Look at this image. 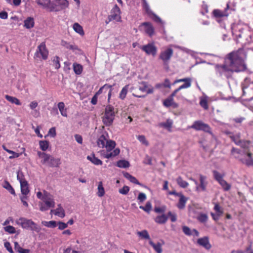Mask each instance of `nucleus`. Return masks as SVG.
Segmentation results:
<instances>
[{
  "label": "nucleus",
  "mask_w": 253,
  "mask_h": 253,
  "mask_svg": "<svg viewBox=\"0 0 253 253\" xmlns=\"http://www.w3.org/2000/svg\"><path fill=\"white\" fill-rule=\"evenodd\" d=\"M225 133L229 135V137L237 145L243 146V142L240 139L241 134L240 133L234 134L232 132L228 131H226Z\"/></svg>",
  "instance_id": "16"
},
{
  "label": "nucleus",
  "mask_w": 253,
  "mask_h": 253,
  "mask_svg": "<svg viewBox=\"0 0 253 253\" xmlns=\"http://www.w3.org/2000/svg\"><path fill=\"white\" fill-rule=\"evenodd\" d=\"M42 201L44 204H45L47 208H54L55 206V202L53 199Z\"/></svg>",
  "instance_id": "56"
},
{
  "label": "nucleus",
  "mask_w": 253,
  "mask_h": 253,
  "mask_svg": "<svg viewBox=\"0 0 253 253\" xmlns=\"http://www.w3.org/2000/svg\"><path fill=\"white\" fill-rule=\"evenodd\" d=\"M139 208L149 213L152 210L151 203L150 202H147L145 206H140Z\"/></svg>",
  "instance_id": "52"
},
{
  "label": "nucleus",
  "mask_w": 253,
  "mask_h": 253,
  "mask_svg": "<svg viewBox=\"0 0 253 253\" xmlns=\"http://www.w3.org/2000/svg\"><path fill=\"white\" fill-rule=\"evenodd\" d=\"M73 29L76 32L79 34L81 36H83L84 34L83 27L78 23L74 24L73 26Z\"/></svg>",
  "instance_id": "37"
},
{
  "label": "nucleus",
  "mask_w": 253,
  "mask_h": 253,
  "mask_svg": "<svg viewBox=\"0 0 253 253\" xmlns=\"http://www.w3.org/2000/svg\"><path fill=\"white\" fill-rule=\"evenodd\" d=\"M56 3L59 6L60 10L65 9L68 6L69 3L67 0H56Z\"/></svg>",
  "instance_id": "36"
},
{
  "label": "nucleus",
  "mask_w": 253,
  "mask_h": 253,
  "mask_svg": "<svg viewBox=\"0 0 253 253\" xmlns=\"http://www.w3.org/2000/svg\"><path fill=\"white\" fill-rule=\"evenodd\" d=\"M208 216L205 213H201L198 216V220L201 223H205L208 220Z\"/></svg>",
  "instance_id": "58"
},
{
  "label": "nucleus",
  "mask_w": 253,
  "mask_h": 253,
  "mask_svg": "<svg viewBox=\"0 0 253 253\" xmlns=\"http://www.w3.org/2000/svg\"><path fill=\"white\" fill-rule=\"evenodd\" d=\"M182 231L186 235L190 236L192 235V230L188 227L184 226L182 227Z\"/></svg>",
  "instance_id": "60"
},
{
  "label": "nucleus",
  "mask_w": 253,
  "mask_h": 253,
  "mask_svg": "<svg viewBox=\"0 0 253 253\" xmlns=\"http://www.w3.org/2000/svg\"><path fill=\"white\" fill-rule=\"evenodd\" d=\"M213 209L214 210L216 211V213H218V214L222 215L223 213V211L221 209V208L220 207L218 204H214V207Z\"/></svg>",
  "instance_id": "62"
},
{
  "label": "nucleus",
  "mask_w": 253,
  "mask_h": 253,
  "mask_svg": "<svg viewBox=\"0 0 253 253\" xmlns=\"http://www.w3.org/2000/svg\"><path fill=\"white\" fill-rule=\"evenodd\" d=\"M107 135L102 134L98 139L97 145L100 148L105 147L106 150L101 151L102 156L107 159L115 157L118 155L120 152L119 148H116V142L112 140L107 138Z\"/></svg>",
  "instance_id": "1"
},
{
  "label": "nucleus",
  "mask_w": 253,
  "mask_h": 253,
  "mask_svg": "<svg viewBox=\"0 0 253 253\" xmlns=\"http://www.w3.org/2000/svg\"><path fill=\"white\" fill-rule=\"evenodd\" d=\"M176 93L173 92L163 101V105L166 107H172L173 108H177L178 104L175 102L173 100V97L176 95Z\"/></svg>",
  "instance_id": "12"
},
{
  "label": "nucleus",
  "mask_w": 253,
  "mask_h": 253,
  "mask_svg": "<svg viewBox=\"0 0 253 253\" xmlns=\"http://www.w3.org/2000/svg\"><path fill=\"white\" fill-rule=\"evenodd\" d=\"M17 224L20 225L22 228L29 229L32 231L39 233L41 228L31 219H28L25 217H20L16 221Z\"/></svg>",
  "instance_id": "4"
},
{
  "label": "nucleus",
  "mask_w": 253,
  "mask_h": 253,
  "mask_svg": "<svg viewBox=\"0 0 253 253\" xmlns=\"http://www.w3.org/2000/svg\"><path fill=\"white\" fill-rule=\"evenodd\" d=\"M178 203L177 204V207L179 209H183L185 207V204L188 200V198L181 194L179 196Z\"/></svg>",
  "instance_id": "22"
},
{
  "label": "nucleus",
  "mask_w": 253,
  "mask_h": 253,
  "mask_svg": "<svg viewBox=\"0 0 253 253\" xmlns=\"http://www.w3.org/2000/svg\"><path fill=\"white\" fill-rule=\"evenodd\" d=\"M129 191V188L127 186H124L122 188L120 189L119 190V193L123 195H126Z\"/></svg>",
  "instance_id": "61"
},
{
  "label": "nucleus",
  "mask_w": 253,
  "mask_h": 253,
  "mask_svg": "<svg viewBox=\"0 0 253 253\" xmlns=\"http://www.w3.org/2000/svg\"><path fill=\"white\" fill-rule=\"evenodd\" d=\"M197 243L200 246L204 247L207 250H209L211 248V245L210 244L209 239L207 237L199 239L197 240Z\"/></svg>",
  "instance_id": "19"
},
{
  "label": "nucleus",
  "mask_w": 253,
  "mask_h": 253,
  "mask_svg": "<svg viewBox=\"0 0 253 253\" xmlns=\"http://www.w3.org/2000/svg\"><path fill=\"white\" fill-rule=\"evenodd\" d=\"M2 187L6 189L12 195L14 196L16 195L14 189L13 188L9 182L7 181H4L3 184H2Z\"/></svg>",
  "instance_id": "33"
},
{
  "label": "nucleus",
  "mask_w": 253,
  "mask_h": 253,
  "mask_svg": "<svg viewBox=\"0 0 253 253\" xmlns=\"http://www.w3.org/2000/svg\"><path fill=\"white\" fill-rule=\"evenodd\" d=\"M38 155L39 158H40L42 159L41 161V163L42 164H46L49 161L50 156V155L49 154H46L44 152L38 151Z\"/></svg>",
  "instance_id": "23"
},
{
  "label": "nucleus",
  "mask_w": 253,
  "mask_h": 253,
  "mask_svg": "<svg viewBox=\"0 0 253 253\" xmlns=\"http://www.w3.org/2000/svg\"><path fill=\"white\" fill-rule=\"evenodd\" d=\"M146 199V195L143 193H140L137 197L139 203H142Z\"/></svg>",
  "instance_id": "64"
},
{
  "label": "nucleus",
  "mask_w": 253,
  "mask_h": 253,
  "mask_svg": "<svg viewBox=\"0 0 253 253\" xmlns=\"http://www.w3.org/2000/svg\"><path fill=\"white\" fill-rule=\"evenodd\" d=\"M17 180L20 182V183L21 184V182H27V181L25 179L24 175L23 172L21 170H18L17 171Z\"/></svg>",
  "instance_id": "48"
},
{
  "label": "nucleus",
  "mask_w": 253,
  "mask_h": 253,
  "mask_svg": "<svg viewBox=\"0 0 253 253\" xmlns=\"http://www.w3.org/2000/svg\"><path fill=\"white\" fill-rule=\"evenodd\" d=\"M159 33L163 34L164 38H166L167 32L165 29V23L163 22L162 20L159 18Z\"/></svg>",
  "instance_id": "40"
},
{
  "label": "nucleus",
  "mask_w": 253,
  "mask_h": 253,
  "mask_svg": "<svg viewBox=\"0 0 253 253\" xmlns=\"http://www.w3.org/2000/svg\"><path fill=\"white\" fill-rule=\"evenodd\" d=\"M52 196L47 192L44 191L43 194V199L42 201L53 199Z\"/></svg>",
  "instance_id": "63"
},
{
  "label": "nucleus",
  "mask_w": 253,
  "mask_h": 253,
  "mask_svg": "<svg viewBox=\"0 0 253 253\" xmlns=\"http://www.w3.org/2000/svg\"><path fill=\"white\" fill-rule=\"evenodd\" d=\"M46 8H48L50 11H58L60 10V8H59L58 4L56 2H51L50 1V4L48 5Z\"/></svg>",
  "instance_id": "44"
},
{
  "label": "nucleus",
  "mask_w": 253,
  "mask_h": 253,
  "mask_svg": "<svg viewBox=\"0 0 253 253\" xmlns=\"http://www.w3.org/2000/svg\"><path fill=\"white\" fill-rule=\"evenodd\" d=\"M243 158L240 159V161L247 166H253V159L252 157V153L246 151L243 152L242 155Z\"/></svg>",
  "instance_id": "13"
},
{
  "label": "nucleus",
  "mask_w": 253,
  "mask_h": 253,
  "mask_svg": "<svg viewBox=\"0 0 253 253\" xmlns=\"http://www.w3.org/2000/svg\"><path fill=\"white\" fill-rule=\"evenodd\" d=\"M213 177L217 182L223 179L225 176L224 173H220L218 171L214 170L212 171Z\"/></svg>",
  "instance_id": "39"
},
{
  "label": "nucleus",
  "mask_w": 253,
  "mask_h": 253,
  "mask_svg": "<svg viewBox=\"0 0 253 253\" xmlns=\"http://www.w3.org/2000/svg\"><path fill=\"white\" fill-rule=\"evenodd\" d=\"M50 0H36V2L43 7L46 8L50 4Z\"/></svg>",
  "instance_id": "55"
},
{
  "label": "nucleus",
  "mask_w": 253,
  "mask_h": 253,
  "mask_svg": "<svg viewBox=\"0 0 253 253\" xmlns=\"http://www.w3.org/2000/svg\"><path fill=\"white\" fill-rule=\"evenodd\" d=\"M142 7L143 10L145 11L147 14L153 19L155 21H158V16L154 14L150 9L149 6L147 3L146 0H142Z\"/></svg>",
  "instance_id": "15"
},
{
  "label": "nucleus",
  "mask_w": 253,
  "mask_h": 253,
  "mask_svg": "<svg viewBox=\"0 0 253 253\" xmlns=\"http://www.w3.org/2000/svg\"><path fill=\"white\" fill-rule=\"evenodd\" d=\"M4 230L5 232L9 234H14L16 232L15 227L11 225H7L4 227Z\"/></svg>",
  "instance_id": "57"
},
{
  "label": "nucleus",
  "mask_w": 253,
  "mask_h": 253,
  "mask_svg": "<svg viewBox=\"0 0 253 253\" xmlns=\"http://www.w3.org/2000/svg\"><path fill=\"white\" fill-rule=\"evenodd\" d=\"M121 10L119 6L115 4L111 10L110 14L108 15L109 21H121Z\"/></svg>",
  "instance_id": "8"
},
{
  "label": "nucleus",
  "mask_w": 253,
  "mask_h": 253,
  "mask_svg": "<svg viewBox=\"0 0 253 253\" xmlns=\"http://www.w3.org/2000/svg\"><path fill=\"white\" fill-rule=\"evenodd\" d=\"M35 22L34 18L31 17H28L24 20V27L27 29H30L34 26Z\"/></svg>",
  "instance_id": "31"
},
{
  "label": "nucleus",
  "mask_w": 253,
  "mask_h": 253,
  "mask_svg": "<svg viewBox=\"0 0 253 253\" xmlns=\"http://www.w3.org/2000/svg\"><path fill=\"white\" fill-rule=\"evenodd\" d=\"M171 85V84H170L169 80L168 79H166L165 80V81L163 84H159V88H161L162 87H167V88H170Z\"/></svg>",
  "instance_id": "59"
},
{
  "label": "nucleus",
  "mask_w": 253,
  "mask_h": 253,
  "mask_svg": "<svg viewBox=\"0 0 253 253\" xmlns=\"http://www.w3.org/2000/svg\"><path fill=\"white\" fill-rule=\"evenodd\" d=\"M128 89V85H125L119 94V98L122 100H124L127 94Z\"/></svg>",
  "instance_id": "45"
},
{
  "label": "nucleus",
  "mask_w": 253,
  "mask_h": 253,
  "mask_svg": "<svg viewBox=\"0 0 253 253\" xmlns=\"http://www.w3.org/2000/svg\"><path fill=\"white\" fill-rule=\"evenodd\" d=\"M58 109H59L61 115L63 116L67 117V108L65 107V104L63 102H60L57 104Z\"/></svg>",
  "instance_id": "25"
},
{
  "label": "nucleus",
  "mask_w": 253,
  "mask_h": 253,
  "mask_svg": "<svg viewBox=\"0 0 253 253\" xmlns=\"http://www.w3.org/2000/svg\"><path fill=\"white\" fill-rule=\"evenodd\" d=\"M208 97L205 95L200 98V105L205 110H207L209 108L208 105Z\"/></svg>",
  "instance_id": "35"
},
{
  "label": "nucleus",
  "mask_w": 253,
  "mask_h": 253,
  "mask_svg": "<svg viewBox=\"0 0 253 253\" xmlns=\"http://www.w3.org/2000/svg\"><path fill=\"white\" fill-rule=\"evenodd\" d=\"M136 234L141 239H147L148 240L150 239L149 234L146 230L137 231Z\"/></svg>",
  "instance_id": "34"
},
{
  "label": "nucleus",
  "mask_w": 253,
  "mask_h": 253,
  "mask_svg": "<svg viewBox=\"0 0 253 253\" xmlns=\"http://www.w3.org/2000/svg\"><path fill=\"white\" fill-rule=\"evenodd\" d=\"M114 108L111 105H108L105 108L104 115L102 118L103 124L106 126H110L114 120Z\"/></svg>",
  "instance_id": "5"
},
{
  "label": "nucleus",
  "mask_w": 253,
  "mask_h": 253,
  "mask_svg": "<svg viewBox=\"0 0 253 253\" xmlns=\"http://www.w3.org/2000/svg\"><path fill=\"white\" fill-rule=\"evenodd\" d=\"M173 124V121L171 119H167L166 122L165 123H162L159 124V126L163 127L167 129L169 131H171V127Z\"/></svg>",
  "instance_id": "26"
},
{
  "label": "nucleus",
  "mask_w": 253,
  "mask_h": 253,
  "mask_svg": "<svg viewBox=\"0 0 253 253\" xmlns=\"http://www.w3.org/2000/svg\"><path fill=\"white\" fill-rule=\"evenodd\" d=\"M61 43L66 48L72 50L74 52H77L80 51L78 46L75 44H71L65 41H62Z\"/></svg>",
  "instance_id": "21"
},
{
  "label": "nucleus",
  "mask_w": 253,
  "mask_h": 253,
  "mask_svg": "<svg viewBox=\"0 0 253 253\" xmlns=\"http://www.w3.org/2000/svg\"><path fill=\"white\" fill-rule=\"evenodd\" d=\"M246 64H216V71L220 76L229 78L233 72H239L245 70Z\"/></svg>",
  "instance_id": "2"
},
{
  "label": "nucleus",
  "mask_w": 253,
  "mask_h": 253,
  "mask_svg": "<svg viewBox=\"0 0 253 253\" xmlns=\"http://www.w3.org/2000/svg\"><path fill=\"white\" fill-rule=\"evenodd\" d=\"M20 187L21 192L22 195L27 196L30 192L28 182H21V184H20Z\"/></svg>",
  "instance_id": "29"
},
{
  "label": "nucleus",
  "mask_w": 253,
  "mask_h": 253,
  "mask_svg": "<svg viewBox=\"0 0 253 253\" xmlns=\"http://www.w3.org/2000/svg\"><path fill=\"white\" fill-rule=\"evenodd\" d=\"M42 224L49 228H54L57 226V222L54 220H51L49 221H42Z\"/></svg>",
  "instance_id": "46"
},
{
  "label": "nucleus",
  "mask_w": 253,
  "mask_h": 253,
  "mask_svg": "<svg viewBox=\"0 0 253 253\" xmlns=\"http://www.w3.org/2000/svg\"><path fill=\"white\" fill-rule=\"evenodd\" d=\"M60 164V160L59 159H55L50 155L49 161L46 164L50 167H58Z\"/></svg>",
  "instance_id": "24"
},
{
  "label": "nucleus",
  "mask_w": 253,
  "mask_h": 253,
  "mask_svg": "<svg viewBox=\"0 0 253 253\" xmlns=\"http://www.w3.org/2000/svg\"><path fill=\"white\" fill-rule=\"evenodd\" d=\"M240 27V26L238 24H233L231 27L233 34L238 38H242L241 33L243 29Z\"/></svg>",
  "instance_id": "20"
},
{
  "label": "nucleus",
  "mask_w": 253,
  "mask_h": 253,
  "mask_svg": "<svg viewBox=\"0 0 253 253\" xmlns=\"http://www.w3.org/2000/svg\"><path fill=\"white\" fill-rule=\"evenodd\" d=\"M97 190L98 191L97 194L98 196L99 197H102L105 194V191L103 187L102 182L101 181L99 182Z\"/></svg>",
  "instance_id": "50"
},
{
  "label": "nucleus",
  "mask_w": 253,
  "mask_h": 253,
  "mask_svg": "<svg viewBox=\"0 0 253 253\" xmlns=\"http://www.w3.org/2000/svg\"><path fill=\"white\" fill-rule=\"evenodd\" d=\"M73 69L75 73L77 75H80L83 71V67L81 64H73Z\"/></svg>",
  "instance_id": "51"
},
{
  "label": "nucleus",
  "mask_w": 253,
  "mask_h": 253,
  "mask_svg": "<svg viewBox=\"0 0 253 253\" xmlns=\"http://www.w3.org/2000/svg\"><path fill=\"white\" fill-rule=\"evenodd\" d=\"M176 182H177V184L180 187L183 188L187 187L189 185L188 183L187 182H186V181H184V180H183L182 178L180 176H179L176 179Z\"/></svg>",
  "instance_id": "47"
},
{
  "label": "nucleus",
  "mask_w": 253,
  "mask_h": 253,
  "mask_svg": "<svg viewBox=\"0 0 253 253\" xmlns=\"http://www.w3.org/2000/svg\"><path fill=\"white\" fill-rule=\"evenodd\" d=\"M87 159L95 165H101L102 162L97 158L95 157L94 154L87 156Z\"/></svg>",
  "instance_id": "28"
},
{
  "label": "nucleus",
  "mask_w": 253,
  "mask_h": 253,
  "mask_svg": "<svg viewBox=\"0 0 253 253\" xmlns=\"http://www.w3.org/2000/svg\"><path fill=\"white\" fill-rule=\"evenodd\" d=\"M5 98L7 101L11 102V103L15 104L17 105H21V102L16 97L11 96H10L8 95H5Z\"/></svg>",
  "instance_id": "32"
},
{
  "label": "nucleus",
  "mask_w": 253,
  "mask_h": 253,
  "mask_svg": "<svg viewBox=\"0 0 253 253\" xmlns=\"http://www.w3.org/2000/svg\"><path fill=\"white\" fill-rule=\"evenodd\" d=\"M200 184L199 186H196V190L198 192L205 191L208 185L207 177L203 175H199Z\"/></svg>",
  "instance_id": "14"
},
{
  "label": "nucleus",
  "mask_w": 253,
  "mask_h": 253,
  "mask_svg": "<svg viewBox=\"0 0 253 253\" xmlns=\"http://www.w3.org/2000/svg\"><path fill=\"white\" fill-rule=\"evenodd\" d=\"M139 89L142 92H146L147 93L152 92L151 90L148 88V86L145 82H142L139 84Z\"/></svg>",
  "instance_id": "43"
},
{
  "label": "nucleus",
  "mask_w": 253,
  "mask_h": 253,
  "mask_svg": "<svg viewBox=\"0 0 253 253\" xmlns=\"http://www.w3.org/2000/svg\"><path fill=\"white\" fill-rule=\"evenodd\" d=\"M139 30L149 37H152L154 34V28L150 22L142 23L139 27Z\"/></svg>",
  "instance_id": "9"
},
{
  "label": "nucleus",
  "mask_w": 253,
  "mask_h": 253,
  "mask_svg": "<svg viewBox=\"0 0 253 253\" xmlns=\"http://www.w3.org/2000/svg\"><path fill=\"white\" fill-rule=\"evenodd\" d=\"M172 54V49L169 48L161 52L160 57L163 61H167L170 59Z\"/></svg>",
  "instance_id": "18"
},
{
  "label": "nucleus",
  "mask_w": 253,
  "mask_h": 253,
  "mask_svg": "<svg viewBox=\"0 0 253 253\" xmlns=\"http://www.w3.org/2000/svg\"><path fill=\"white\" fill-rule=\"evenodd\" d=\"M218 182L221 185V186L224 191H227L230 189L231 185L227 183V182L225 181L224 179L221 180Z\"/></svg>",
  "instance_id": "41"
},
{
  "label": "nucleus",
  "mask_w": 253,
  "mask_h": 253,
  "mask_svg": "<svg viewBox=\"0 0 253 253\" xmlns=\"http://www.w3.org/2000/svg\"><path fill=\"white\" fill-rule=\"evenodd\" d=\"M116 166L121 168H127L129 167L130 165L127 161L122 160L117 162Z\"/></svg>",
  "instance_id": "42"
},
{
  "label": "nucleus",
  "mask_w": 253,
  "mask_h": 253,
  "mask_svg": "<svg viewBox=\"0 0 253 253\" xmlns=\"http://www.w3.org/2000/svg\"><path fill=\"white\" fill-rule=\"evenodd\" d=\"M191 85V82H188L187 83H185L184 84L180 85L177 88L175 89L174 91L175 93H177L179 90L182 89L187 88L189 87Z\"/></svg>",
  "instance_id": "53"
},
{
  "label": "nucleus",
  "mask_w": 253,
  "mask_h": 253,
  "mask_svg": "<svg viewBox=\"0 0 253 253\" xmlns=\"http://www.w3.org/2000/svg\"><path fill=\"white\" fill-rule=\"evenodd\" d=\"M229 8L230 5L228 2L227 3L226 7L224 8V10L218 9L213 10L212 11L213 15L216 18L227 17L229 14V13L228 12Z\"/></svg>",
  "instance_id": "11"
},
{
  "label": "nucleus",
  "mask_w": 253,
  "mask_h": 253,
  "mask_svg": "<svg viewBox=\"0 0 253 253\" xmlns=\"http://www.w3.org/2000/svg\"><path fill=\"white\" fill-rule=\"evenodd\" d=\"M165 208L164 207H159V223H165L166 222L168 218V213L167 214H160L161 212L164 211Z\"/></svg>",
  "instance_id": "30"
},
{
  "label": "nucleus",
  "mask_w": 253,
  "mask_h": 253,
  "mask_svg": "<svg viewBox=\"0 0 253 253\" xmlns=\"http://www.w3.org/2000/svg\"><path fill=\"white\" fill-rule=\"evenodd\" d=\"M48 55V51L45 42H42L38 46L35 53V57L46 60Z\"/></svg>",
  "instance_id": "6"
},
{
  "label": "nucleus",
  "mask_w": 253,
  "mask_h": 253,
  "mask_svg": "<svg viewBox=\"0 0 253 253\" xmlns=\"http://www.w3.org/2000/svg\"><path fill=\"white\" fill-rule=\"evenodd\" d=\"M54 214L60 217H64L65 216L64 210L60 204L58 205V208L55 211Z\"/></svg>",
  "instance_id": "38"
},
{
  "label": "nucleus",
  "mask_w": 253,
  "mask_h": 253,
  "mask_svg": "<svg viewBox=\"0 0 253 253\" xmlns=\"http://www.w3.org/2000/svg\"><path fill=\"white\" fill-rule=\"evenodd\" d=\"M124 176L128 179L131 182L142 186V185L139 183L137 179L132 175H130L127 172H123Z\"/></svg>",
  "instance_id": "27"
},
{
  "label": "nucleus",
  "mask_w": 253,
  "mask_h": 253,
  "mask_svg": "<svg viewBox=\"0 0 253 253\" xmlns=\"http://www.w3.org/2000/svg\"><path fill=\"white\" fill-rule=\"evenodd\" d=\"M191 85V82H188L187 83H185L184 84L180 85L177 88L175 89L174 91L175 93H177L179 90L182 89L187 88L189 87Z\"/></svg>",
  "instance_id": "54"
},
{
  "label": "nucleus",
  "mask_w": 253,
  "mask_h": 253,
  "mask_svg": "<svg viewBox=\"0 0 253 253\" xmlns=\"http://www.w3.org/2000/svg\"><path fill=\"white\" fill-rule=\"evenodd\" d=\"M112 86L111 85H109L108 84H105L102 87L100 88L97 92H96L95 94L98 96L102 92H106L107 90H109L108 94V99L109 100L111 96V92H112Z\"/></svg>",
  "instance_id": "17"
},
{
  "label": "nucleus",
  "mask_w": 253,
  "mask_h": 253,
  "mask_svg": "<svg viewBox=\"0 0 253 253\" xmlns=\"http://www.w3.org/2000/svg\"><path fill=\"white\" fill-rule=\"evenodd\" d=\"M40 148L43 151H46L49 146V142L46 140H41L39 142Z\"/></svg>",
  "instance_id": "49"
},
{
  "label": "nucleus",
  "mask_w": 253,
  "mask_h": 253,
  "mask_svg": "<svg viewBox=\"0 0 253 253\" xmlns=\"http://www.w3.org/2000/svg\"><path fill=\"white\" fill-rule=\"evenodd\" d=\"M247 59V53L243 48H240L227 54L225 61L229 63H244Z\"/></svg>",
  "instance_id": "3"
},
{
  "label": "nucleus",
  "mask_w": 253,
  "mask_h": 253,
  "mask_svg": "<svg viewBox=\"0 0 253 253\" xmlns=\"http://www.w3.org/2000/svg\"><path fill=\"white\" fill-rule=\"evenodd\" d=\"M140 49L145 52L146 54L154 56L157 54V49L154 42L148 43L146 45L141 46Z\"/></svg>",
  "instance_id": "10"
},
{
  "label": "nucleus",
  "mask_w": 253,
  "mask_h": 253,
  "mask_svg": "<svg viewBox=\"0 0 253 253\" xmlns=\"http://www.w3.org/2000/svg\"><path fill=\"white\" fill-rule=\"evenodd\" d=\"M188 127L190 128L194 129L197 131L202 130L211 134L210 126L208 124L204 123L201 121H195L193 125L188 126Z\"/></svg>",
  "instance_id": "7"
}]
</instances>
